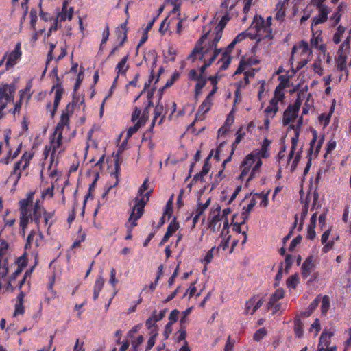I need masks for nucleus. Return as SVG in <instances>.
Wrapping results in <instances>:
<instances>
[{
    "label": "nucleus",
    "instance_id": "17",
    "mask_svg": "<svg viewBox=\"0 0 351 351\" xmlns=\"http://www.w3.org/2000/svg\"><path fill=\"white\" fill-rule=\"evenodd\" d=\"M285 292L282 289H277L270 297L269 301L268 302L267 306V308L269 309L270 307H273L274 304L277 302L278 300L283 298Z\"/></svg>",
    "mask_w": 351,
    "mask_h": 351
},
{
    "label": "nucleus",
    "instance_id": "60",
    "mask_svg": "<svg viewBox=\"0 0 351 351\" xmlns=\"http://www.w3.org/2000/svg\"><path fill=\"white\" fill-rule=\"evenodd\" d=\"M144 337L143 335H140L137 337V339L132 341V346L134 351H137L138 347L143 342Z\"/></svg>",
    "mask_w": 351,
    "mask_h": 351
},
{
    "label": "nucleus",
    "instance_id": "59",
    "mask_svg": "<svg viewBox=\"0 0 351 351\" xmlns=\"http://www.w3.org/2000/svg\"><path fill=\"white\" fill-rule=\"evenodd\" d=\"M302 236L301 235H298L297 236L295 239H293L292 240V241L291 242V244L289 245V251H293L295 247L299 244L300 243L301 241H302Z\"/></svg>",
    "mask_w": 351,
    "mask_h": 351
},
{
    "label": "nucleus",
    "instance_id": "7",
    "mask_svg": "<svg viewBox=\"0 0 351 351\" xmlns=\"http://www.w3.org/2000/svg\"><path fill=\"white\" fill-rule=\"evenodd\" d=\"M255 162V156L250 154L243 161L241 165V173L239 176V179H243L248 173L252 165Z\"/></svg>",
    "mask_w": 351,
    "mask_h": 351
},
{
    "label": "nucleus",
    "instance_id": "3",
    "mask_svg": "<svg viewBox=\"0 0 351 351\" xmlns=\"http://www.w3.org/2000/svg\"><path fill=\"white\" fill-rule=\"evenodd\" d=\"M69 116L67 112H62L61 115V118L58 123L56 127V130L53 132V135H58L57 140L56 142L54 141H52V143L56 144L53 145V149H56L59 147L61 145L62 138V130L64 128L69 125Z\"/></svg>",
    "mask_w": 351,
    "mask_h": 351
},
{
    "label": "nucleus",
    "instance_id": "10",
    "mask_svg": "<svg viewBox=\"0 0 351 351\" xmlns=\"http://www.w3.org/2000/svg\"><path fill=\"white\" fill-rule=\"evenodd\" d=\"M163 112H164V106H163V104L161 102H160V101H158V104L156 106L155 109H154V119H153V121L152 122V124H151V127L149 129V131H152V130L153 127L154 126V124L156 123V119L160 116H162V117H161L160 120L159 121L158 124H161L162 123V121L164 120V118H165V114L162 115Z\"/></svg>",
    "mask_w": 351,
    "mask_h": 351
},
{
    "label": "nucleus",
    "instance_id": "40",
    "mask_svg": "<svg viewBox=\"0 0 351 351\" xmlns=\"http://www.w3.org/2000/svg\"><path fill=\"white\" fill-rule=\"evenodd\" d=\"M20 226L22 229H25L28 224L29 218L31 216L30 213L20 214Z\"/></svg>",
    "mask_w": 351,
    "mask_h": 351
},
{
    "label": "nucleus",
    "instance_id": "38",
    "mask_svg": "<svg viewBox=\"0 0 351 351\" xmlns=\"http://www.w3.org/2000/svg\"><path fill=\"white\" fill-rule=\"evenodd\" d=\"M330 308V300L329 297L327 295H324L322 298L321 310L322 313L325 315Z\"/></svg>",
    "mask_w": 351,
    "mask_h": 351
},
{
    "label": "nucleus",
    "instance_id": "39",
    "mask_svg": "<svg viewBox=\"0 0 351 351\" xmlns=\"http://www.w3.org/2000/svg\"><path fill=\"white\" fill-rule=\"evenodd\" d=\"M271 141L267 138H265L261 150V155L263 158H267L269 154H267L268 147L270 145Z\"/></svg>",
    "mask_w": 351,
    "mask_h": 351
},
{
    "label": "nucleus",
    "instance_id": "53",
    "mask_svg": "<svg viewBox=\"0 0 351 351\" xmlns=\"http://www.w3.org/2000/svg\"><path fill=\"white\" fill-rule=\"evenodd\" d=\"M30 24L33 29H35L36 23L37 21V12L35 9L30 11Z\"/></svg>",
    "mask_w": 351,
    "mask_h": 351
},
{
    "label": "nucleus",
    "instance_id": "35",
    "mask_svg": "<svg viewBox=\"0 0 351 351\" xmlns=\"http://www.w3.org/2000/svg\"><path fill=\"white\" fill-rule=\"evenodd\" d=\"M289 128L295 130V136L291 138V148L292 149H296L300 136V130L298 128H295L293 125H290Z\"/></svg>",
    "mask_w": 351,
    "mask_h": 351
},
{
    "label": "nucleus",
    "instance_id": "57",
    "mask_svg": "<svg viewBox=\"0 0 351 351\" xmlns=\"http://www.w3.org/2000/svg\"><path fill=\"white\" fill-rule=\"evenodd\" d=\"M255 304V298H252L245 303V313L246 315L250 314V309L254 307V305Z\"/></svg>",
    "mask_w": 351,
    "mask_h": 351
},
{
    "label": "nucleus",
    "instance_id": "56",
    "mask_svg": "<svg viewBox=\"0 0 351 351\" xmlns=\"http://www.w3.org/2000/svg\"><path fill=\"white\" fill-rule=\"evenodd\" d=\"M341 11V6L339 5L338 8H337V12L331 17V19L334 20V25H337L338 24V23L340 21L341 16V15L340 14Z\"/></svg>",
    "mask_w": 351,
    "mask_h": 351
},
{
    "label": "nucleus",
    "instance_id": "4",
    "mask_svg": "<svg viewBox=\"0 0 351 351\" xmlns=\"http://www.w3.org/2000/svg\"><path fill=\"white\" fill-rule=\"evenodd\" d=\"M318 9V14L312 20L311 28L319 24L324 23L328 20L330 8L326 5H314Z\"/></svg>",
    "mask_w": 351,
    "mask_h": 351
},
{
    "label": "nucleus",
    "instance_id": "37",
    "mask_svg": "<svg viewBox=\"0 0 351 351\" xmlns=\"http://www.w3.org/2000/svg\"><path fill=\"white\" fill-rule=\"evenodd\" d=\"M299 282L298 274L291 276L287 280V285L289 287L295 289Z\"/></svg>",
    "mask_w": 351,
    "mask_h": 351
},
{
    "label": "nucleus",
    "instance_id": "15",
    "mask_svg": "<svg viewBox=\"0 0 351 351\" xmlns=\"http://www.w3.org/2000/svg\"><path fill=\"white\" fill-rule=\"evenodd\" d=\"M333 335V331L324 330L320 335L318 346L330 347V339Z\"/></svg>",
    "mask_w": 351,
    "mask_h": 351
},
{
    "label": "nucleus",
    "instance_id": "18",
    "mask_svg": "<svg viewBox=\"0 0 351 351\" xmlns=\"http://www.w3.org/2000/svg\"><path fill=\"white\" fill-rule=\"evenodd\" d=\"M222 36V32L217 31L216 32L215 36L212 41V43L209 45V49H206L204 51L202 56L200 58V60H203L204 56L208 53V50H214L215 51L216 50H220V53L221 52V49H219L217 48V43L220 40Z\"/></svg>",
    "mask_w": 351,
    "mask_h": 351
},
{
    "label": "nucleus",
    "instance_id": "42",
    "mask_svg": "<svg viewBox=\"0 0 351 351\" xmlns=\"http://www.w3.org/2000/svg\"><path fill=\"white\" fill-rule=\"evenodd\" d=\"M141 120H138L137 123L132 127H130L127 131V138H130L133 134L136 132L141 126Z\"/></svg>",
    "mask_w": 351,
    "mask_h": 351
},
{
    "label": "nucleus",
    "instance_id": "9",
    "mask_svg": "<svg viewBox=\"0 0 351 351\" xmlns=\"http://www.w3.org/2000/svg\"><path fill=\"white\" fill-rule=\"evenodd\" d=\"M289 0H284L283 1H279L276 8V15L275 19L279 21H283L285 16V12Z\"/></svg>",
    "mask_w": 351,
    "mask_h": 351
},
{
    "label": "nucleus",
    "instance_id": "2",
    "mask_svg": "<svg viewBox=\"0 0 351 351\" xmlns=\"http://www.w3.org/2000/svg\"><path fill=\"white\" fill-rule=\"evenodd\" d=\"M15 91L16 88L13 84H4L0 87V119L5 115L3 110L8 104L14 101Z\"/></svg>",
    "mask_w": 351,
    "mask_h": 351
},
{
    "label": "nucleus",
    "instance_id": "45",
    "mask_svg": "<svg viewBox=\"0 0 351 351\" xmlns=\"http://www.w3.org/2000/svg\"><path fill=\"white\" fill-rule=\"evenodd\" d=\"M155 324L156 322L154 320V317H152V315L145 322V326L147 328L152 329L153 328L152 330V333H154L155 331H157Z\"/></svg>",
    "mask_w": 351,
    "mask_h": 351
},
{
    "label": "nucleus",
    "instance_id": "50",
    "mask_svg": "<svg viewBox=\"0 0 351 351\" xmlns=\"http://www.w3.org/2000/svg\"><path fill=\"white\" fill-rule=\"evenodd\" d=\"M167 311V310L166 308L163 309L162 311H160L158 313H157L156 311H154L152 315V317H154V320L156 322H157L161 320L165 317Z\"/></svg>",
    "mask_w": 351,
    "mask_h": 351
},
{
    "label": "nucleus",
    "instance_id": "58",
    "mask_svg": "<svg viewBox=\"0 0 351 351\" xmlns=\"http://www.w3.org/2000/svg\"><path fill=\"white\" fill-rule=\"evenodd\" d=\"M109 36H110L109 27H108V25H106V28L103 32V37H102V40H101V45H100V49H101L103 45H104L107 42V40L109 38Z\"/></svg>",
    "mask_w": 351,
    "mask_h": 351
},
{
    "label": "nucleus",
    "instance_id": "51",
    "mask_svg": "<svg viewBox=\"0 0 351 351\" xmlns=\"http://www.w3.org/2000/svg\"><path fill=\"white\" fill-rule=\"evenodd\" d=\"M254 196L258 197L261 199V202L260 203L261 206L266 207L268 204V193L263 194V193H255Z\"/></svg>",
    "mask_w": 351,
    "mask_h": 351
},
{
    "label": "nucleus",
    "instance_id": "33",
    "mask_svg": "<svg viewBox=\"0 0 351 351\" xmlns=\"http://www.w3.org/2000/svg\"><path fill=\"white\" fill-rule=\"evenodd\" d=\"M230 17L228 13H226L220 20L216 29L221 32H223L224 27H226L227 23L230 21Z\"/></svg>",
    "mask_w": 351,
    "mask_h": 351
},
{
    "label": "nucleus",
    "instance_id": "49",
    "mask_svg": "<svg viewBox=\"0 0 351 351\" xmlns=\"http://www.w3.org/2000/svg\"><path fill=\"white\" fill-rule=\"evenodd\" d=\"M215 252H218V248H216L215 247H213L206 254L205 258H204V261L206 262V263H209L211 262L213 258V256H214V253Z\"/></svg>",
    "mask_w": 351,
    "mask_h": 351
},
{
    "label": "nucleus",
    "instance_id": "47",
    "mask_svg": "<svg viewBox=\"0 0 351 351\" xmlns=\"http://www.w3.org/2000/svg\"><path fill=\"white\" fill-rule=\"evenodd\" d=\"M157 335H158L157 331H155L154 333H152V336L148 339V341H147V348H146L145 351H149L154 346V344H155V339H156V337Z\"/></svg>",
    "mask_w": 351,
    "mask_h": 351
},
{
    "label": "nucleus",
    "instance_id": "28",
    "mask_svg": "<svg viewBox=\"0 0 351 351\" xmlns=\"http://www.w3.org/2000/svg\"><path fill=\"white\" fill-rule=\"evenodd\" d=\"M211 105H212V102L210 99V97H206V99L204 100L202 104L200 105L197 114H204L206 113L207 112L209 111V110L211 107Z\"/></svg>",
    "mask_w": 351,
    "mask_h": 351
},
{
    "label": "nucleus",
    "instance_id": "29",
    "mask_svg": "<svg viewBox=\"0 0 351 351\" xmlns=\"http://www.w3.org/2000/svg\"><path fill=\"white\" fill-rule=\"evenodd\" d=\"M303 324L299 317H296L294 320V332L295 336L298 338L301 337L303 335Z\"/></svg>",
    "mask_w": 351,
    "mask_h": 351
},
{
    "label": "nucleus",
    "instance_id": "41",
    "mask_svg": "<svg viewBox=\"0 0 351 351\" xmlns=\"http://www.w3.org/2000/svg\"><path fill=\"white\" fill-rule=\"evenodd\" d=\"M179 313L180 312L176 309L171 312L169 317V322L167 324L168 327H171L172 324L177 322Z\"/></svg>",
    "mask_w": 351,
    "mask_h": 351
},
{
    "label": "nucleus",
    "instance_id": "36",
    "mask_svg": "<svg viewBox=\"0 0 351 351\" xmlns=\"http://www.w3.org/2000/svg\"><path fill=\"white\" fill-rule=\"evenodd\" d=\"M346 28L343 27L342 25H339L337 29V32L333 36V41L335 44H338L341 41V36L345 32Z\"/></svg>",
    "mask_w": 351,
    "mask_h": 351
},
{
    "label": "nucleus",
    "instance_id": "1",
    "mask_svg": "<svg viewBox=\"0 0 351 351\" xmlns=\"http://www.w3.org/2000/svg\"><path fill=\"white\" fill-rule=\"evenodd\" d=\"M152 190L147 191L143 195L141 198L136 197L134 199L135 204L132 208V213L129 217V221H133L132 227L137 225L136 221L141 217L144 212V208L148 201Z\"/></svg>",
    "mask_w": 351,
    "mask_h": 351
},
{
    "label": "nucleus",
    "instance_id": "11",
    "mask_svg": "<svg viewBox=\"0 0 351 351\" xmlns=\"http://www.w3.org/2000/svg\"><path fill=\"white\" fill-rule=\"evenodd\" d=\"M29 158H30V157L27 158L25 156V154L23 155L21 160L15 163L14 167V169L12 171V175H16V182H17L21 178L20 168H21V165L23 162V160H25V163L23 165V169H25L28 166Z\"/></svg>",
    "mask_w": 351,
    "mask_h": 351
},
{
    "label": "nucleus",
    "instance_id": "26",
    "mask_svg": "<svg viewBox=\"0 0 351 351\" xmlns=\"http://www.w3.org/2000/svg\"><path fill=\"white\" fill-rule=\"evenodd\" d=\"M258 37V40L259 41L261 38H269L271 39L273 38L272 36V29L271 27H269L268 25H265V26L263 27V30L261 32H258V34L256 36Z\"/></svg>",
    "mask_w": 351,
    "mask_h": 351
},
{
    "label": "nucleus",
    "instance_id": "44",
    "mask_svg": "<svg viewBox=\"0 0 351 351\" xmlns=\"http://www.w3.org/2000/svg\"><path fill=\"white\" fill-rule=\"evenodd\" d=\"M267 335V330L264 328H259L254 335V340L260 341Z\"/></svg>",
    "mask_w": 351,
    "mask_h": 351
},
{
    "label": "nucleus",
    "instance_id": "20",
    "mask_svg": "<svg viewBox=\"0 0 351 351\" xmlns=\"http://www.w3.org/2000/svg\"><path fill=\"white\" fill-rule=\"evenodd\" d=\"M104 285V279L102 276L97 277L93 289V300H96Z\"/></svg>",
    "mask_w": 351,
    "mask_h": 351
},
{
    "label": "nucleus",
    "instance_id": "23",
    "mask_svg": "<svg viewBox=\"0 0 351 351\" xmlns=\"http://www.w3.org/2000/svg\"><path fill=\"white\" fill-rule=\"evenodd\" d=\"M179 225L176 221V219H174L170 224L168 226L167 230L166 233L165 234L163 237L164 241H167L170 237L176 231V230L178 228Z\"/></svg>",
    "mask_w": 351,
    "mask_h": 351
},
{
    "label": "nucleus",
    "instance_id": "14",
    "mask_svg": "<svg viewBox=\"0 0 351 351\" xmlns=\"http://www.w3.org/2000/svg\"><path fill=\"white\" fill-rule=\"evenodd\" d=\"M298 113V112L292 109V107L288 106L283 114V125H287L291 122L293 121L297 117Z\"/></svg>",
    "mask_w": 351,
    "mask_h": 351
},
{
    "label": "nucleus",
    "instance_id": "34",
    "mask_svg": "<svg viewBox=\"0 0 351 351\" xmlns=\"http://www.w3.org/2000/svg\"><path fill=\"white\" fill-rule=\"evenodd\" d=\"M242 130H243V128H240L236 133L237 136H236L235 141H234V143H232V149L231 154H233L235 147L237 146V145H238L241 142V141L242 140V138H243V136L245 135V133L242 132Z\"/></svg>",
    "mask_w": 351,
    "mask_h": 351
},
{
    "label": "nucleus",
    "instance_id": "19",
    "mask_svg": "<svg viewBox=\"0 0 351 351\" xmlns=\"http://www.w3.org/2000/svg\"><path fill=\"white\" fill-rule=\"evenodd\" d=\"M63 94V88L60 84L56 85V90L55 93V98L53 102V110L51 111V117H53L55 114V112L60 104L62 96Z\"/></svg>",
    "mask_w": 351,
    "mask_h": 351
},
{
    "label": "nucleus",
    "instance_id": "43",
    "mask_svg": "<svg viewBox=\"0 0 351 351\" xmlns=\"http://www.w3.org/2000/svg\"><path fill=\"white\" fill-rule=\"evenodd\" d=\"M285 88V85L282 84V82H280V84L276 87L275 90V97H277L276 100L278 101L279 100H281L284 97V93H282V90Z\"/></svg>",
    "mask_w": 351,
    "mask_h": 351
},
{
    "label": "nucleus",
    "instance_id": "12",
    "mask_svg": "<svg viewBox=\"0 0 351 351\" xmlns=\"http://www.w3.org/2000/svg\"><path fill=\"white\" fill-rule=\"evenodd\" d=\"M314 268V264L313 262V258L311 256L308 257L302 265V276L304 278H307L313 269Z\"/></svg>",
    "mask_w": 351,
    "mask_h": 351
},
{
    "label": "nucleus",
    "instance_id": "63",
    "mask_svg": "<svg viewBox=\"0 0 351 351\" xmlns=\"http://www.w3.org/2000/svg\"><path fill=\"white\" fill-rule=\"evenodd\" d=\"M312 13H313L312 10H304L303 11V15L300 19V23L303 24L306 21H307L310 18Z\"/></svg>",
    "mask_w": 351,
    "mask_h": 351
},
{
    "label": "nucleus",
    "instance_id": "46",
    "mask_svg": "<svg viewBox=\"0 0 351 351\" xmlns=\"http://www.w3.org/2000/svg\"><path fill=\"white\" fill-rule=\"evenodd\" d=\"M197 82L195 85V89L202 90L207 82V79L204 76L199 75V78L196 80Z\"/></svg>",
    "mask_w": 351,
    "mask_h": 351
},
{
    "label": "nucleus",
    "instance_id": "8",
    "mask_svg": "<svg viewBox=\"0 0 351 351\" xmlns=\"http://www.w3.org/2000/svg\"><path fill=\"white\" fill-rule=\"evenodd\" d=\"M67 1H64L62 5V10L60 12L58 13L57 16V19L56 21H57V23L58 21H64L66 19L69 20H71L73 17V8H70L69 10H67Z\"/></svg>",
    "mask_w": 351,
    "mask_h": 351
},
{
    "label": "nucleus",
    "instance_id": "30",
    "mask_svg": "<svg viewBox=\"0 0 351 351\" xmlns=\"http://www.w3.org/2000/svg\"><path fill=\"white\" fill-rule=\"evenodd\" d=\"M219 62H222V64L220 66L221 70H226L228 69V67L231 62V57L228 54V51H223L222 53V56H221L220 60L219 61Z\"/></svg>",
    "mask_w": 351,
    "mask_h": 351
},
{
    "label": "nucleus",
    "instance_id": "22",
    "mask_svg": "<svg viewBox=\"0 0 351 351\" xmlns=\"http://www.w3.org/2000/svg\"><path fill=\"white\" fill-rule=\"evenodd\" d=\"M337 70L339 71H344L346 75H348V71L346 69V56L340 54L337 59Z\"/></svg>",
    "mask_w": 351,
    "mask_h": 351
},
{
    "label": "nucleus",
    "instance_id": "25",
    "mask_svg": "<svg viewBox=\"0 0 351 351\" xmlns=\"http://www.w3.org/2000/svg\"><path fill=\"white\" fill-rule=\"evenodd\" d=\"M128 59V55L123 57L121 60L117 64L116 66V70L117 71V74L124 75L128 69V65L126 64V62Z\"/></svg>",
    "mask_w": 351,
    "mask_h": 351
},
{
    "label": "nucleus",
    "instance_id": "24",
    "mask_svg": "<svg viewBox=\"0 0 351 351\" xmlns=\"http://www.w3.org/2000/svg\"><path fill=\"white\" fill-rule=\"evenodd\" d=\"M265 23L261 16H255L254 18L253 23L252 24V28H254L256 29V35L258 34V32H262L263 27L265 26Z\"/></svg>",
    "mask_w": 351,
    "mask_h": 351
},
{
    "label": "nucleus",
    "instance_id": "64",
    "mask_svg": "<svg viewBox=\"0 0 351 351\" xmlns=\"http://www.w3.org/2000/svg\"><path fill=\"white\" fill-rule=\"evenodd\" d=\"M246 66L247 63L243 60H241L234 75L241 73L246 69Z\"/></svg>",
    "mask_w": 351,
    "mask_h": 351
},
{
    "label": "nucleus",
    "instance_id": "21",
    "mask_svg": "<svg viewBox=\"0 0 351 351\" xmlns=\"http://www.w3.org/2000/svg\"><path fill=\"white\" fill-rule=\"evenodd\" d=\"M278 109V100H276V98H272L270 101L269 105L265 108V112L267 116L274 117L275 114L277 112Z\"/></svg>",
    "mask_w": 351,
    "mask_h": 351
},
{
    "label": "nucleus",
    "instance_id": "27",
    "mask_svg": "<svg viewBox=\"0 0 351 351\" xmlns=\"http://www.w3.org/2000/svg\"><path fill=\"white\" fill-rule=\"evenodd\" d=\"M222 220V218H221V216L219 215V210L217 211V214L215 215L210 221L209 222L208 227L213 232H216V230L220 227L221 224H219L217 227V223Z\"/></svg>",
    "mask_w": 351,
    "mask_h": 351
},
{
    "label": "nucleus",
    "instance_id": "6",
    "mask_svg": "<svg viewBox=\"0 0 351 351\" xmlns=\"http://www.w3.org/2000/svg\"><path fill=\"white\" fill-rule=\"evenodd\" d=\"M21 51L20 49V44L18 43L16 45L14 50L8 56V60L5 63L6 69H8L9 68L13 67L16 64V61L21 58Z\"/></svg>",
    "mask_w": 351,
    "mask_h": 351
},
{
    "label": "nucleus",
    "instance_id": "32",
    "mask_svg": "<svg viewBox=\"0 0 351 351\" xmlns=\"http://www.w3.org/2000/svg\"><path fill=\"white\" fill-rule=\"evenodd\" d=\"M41 210L42 208L40 207L38 202H37L34 205L33 218L35 223L37 224L38 228H39V221L41 217Z\"/></svg>",
    "mask_w": 351,
    "mask_h": 351
},
{
    "label": "nucleus",
    "instance_id": "16",
    "mask_svg": "<svg viewBox=\"0 0 351 351\" xmlns=\"http://www.w3.org/2000/svg\"><path fill=\"white\" fill-rule=\"evenodd\" d=\"M127 23H123L116 29V35L121 40L119 46L121 47L127 39Z\"/></svg>",
    "mask_w": 351,
    "mask_h": 351
},
{
    "label": "nucleus",
    "instance_id": "55",
    "mask_svg": "<svg viewBox=\"0 0 351 351\" xmlns=\"http://www.w3.org/2000/svg\"><path fill=\"white\" fill-rule=\"evenodd\" d=\"M332 112H333V109L332 108L330 109V112L329 114L326 115L324 114H322L321 115H319V119L321 122H324V125L325 126L329 123L330 120V116H331V114L332 113Z\"/></svg>",
    "mask_w": 351,
    "mask_h": 351
},
{
    "label": "nucleus",
    "instance_id": "54",
    "mask_svg": "<svg viewBox=\"0 0 351 351\" xmlns=\"http://www.w3.org/2000/svg\"><path fill=\"white\" fill-rule=\"evenodd\" d=\"M212 154H213V150L211 151V152L210 153V154L208 155V156L206 158V160L204 161V164L202 169L203 173H206L208 174V173L210 171V165L209 163V160L212 157Z\"/></svg>",
    "mask_w": 351,
    "mask_h": 351
},
{
    "label": "nucleus",
    "instance_id": "52",
    "mask_svg": "<svg viewBox=\"0 0 351 351\" xmlns=\"http://www.w3.org/2000/svg\"><path fill=\"white\" fill-rule=\"evenodd\" d=\"M20 204V214L23 213H29L27 210V206L29 205V202L27 199H22L19 202Z\"/></svg>",
    "mask_w": 351,
    "mask_h": 351
},
{
    "label": "nucleus",
    "instance_id": "31",
    "mask_svg": "<svg viewBox=\"0 0 351 351\" xmlns=\"http://www.w3.org/2000/svg\"><path fill=\"white\" fill-rule=\"evenodd\" d=\"M319 303V300L318 298L315 299L308 306V310L305 312H303L302 314L304 317H309L315 309L318 306Z\"/></svg>",
    "mask_w": 351,
    "mask_h": 351
},
{
    "label": "nucleus",
    "instance_id": "48",
    "mask_svg": "<svg viewBox=\"0 0 351 351\" xmlns=\"http://www.w3.org/2000/svg\"><path fill=\"white\" fill-rule=\"evenodd\" d=\"M315 227H316V226H312V225L308 226L307 234H306V238L308 239L313 240L315 239V237L316 236V233H315Z\"/></svg>",
    "mask_w": 351,
    "mask_h": 351
},
{
    "label": "nucleus",
    "instance_id": "5",
    "mask_svg": "<svg viewBox=\"0 0 351 351\" xmlns=\"http://www.w3.org/2000/svg\"><path fill=\"white\" fill-rule=\"evenodd\" d=\"M121 149H119L116 156H115L116 157L115 162H114L115 171H114V172H113L112 173V176L114 177V178L116 179V181L113 185H110L108 187L107 190L105 191V193L102 195L103 197H105L107 195V194L109 193V191L111 190V189L112 187L117 186L119 183V172L121 170V168H120L121 162L119 161V154H121Z\"/></svg>",
    "mask_w": 351,
    "mask_h": 351
},
{
    "label": "nucleus",
    "instance_id": "62",
    "mask_svg": "<svg viewBox=\"0 0 351 351\" xmlns=\"http://www.w3.org/2000/svg\"><path fill=\"white\" fill-rule=\"evenodd\" d=\"M149 186L148 179H145L138 189V196H142L145 191L147 190Z\"/></svg>",
    "mask_w": 351,
    "mask_h": 351
},
{
    "label": "nucleus",
    "instance_id": "13",
    "mask_svg": "<svg viewBox=\"0 0 351 351\" xmlns=\"http://www.w3.org/2000/svg\"><path fill=\"white\" fill-rule=\"evenodd\" d=\"M208 34V33H206V34H204L203 36H202V37L199 39L197 45H195V47H194V49H193V51H191L190 55L189 56L188 59H191L192 62H194L196 55L197 53H199L202 51V49H203L202 45H203L204 42L205 41V40L207 38Z\"/></svg>",
    "mask_w": 351,
    "mask_h": 351
},
{
    "label": "nucleus",
    "instance_id": "61",
    "mask_svg": "<svg viewBox=\"0 0 351 351\" xmlns=\"http://www.w3.org/2000/svg\"><path fill=\"white\" fill-rule=\"evenodd\" d=\"M173 195H172L170 199L168 200L167 204H166V210L165 213V215H171V213L173 211Z\"/></svg>",
    "mask_w": 351,
    "mask_h": 351
}]
</instances>
